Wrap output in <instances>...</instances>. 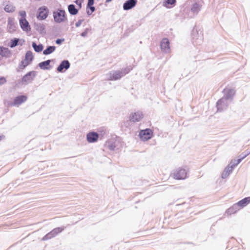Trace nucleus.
Here are the masks:
<instances>
[{"label": "nucleus", "mask_w": 250, "mask_h": 250, "mask_svg": "<svg viewBox=\"0 0 250 250\" xmlns=\"http://www.w3.org/2000/svg\"><path fill=\"white\" fill-rule=\"evenodd\" d=\"M187 2L189 4H191L190 8L186 10L187 17L188 18H193L198 15L200 11L202 5L198 2H194V0H188Z\"/></svg>", "instance_id": "f257e3e1"}, {"label": "nucleus", "mask_w": 250, "mask_h": 250, "mask_svg": "<svg viewBox=\"0 0 250 250\" xmlns=\"http://www.w3.org/2000/svg\"><path fill=\"white\" fill-rule=\"evenodd\" d=\"M65 228V227L62 226L54 229L44 235L42 238V241H46L56 237L58 234L61 233Z\"/></svg>", "instance_id": "f03ea898"}, {"label": "nucleus", "mask_w": 250, "mask_h": 250, "mask_svg": "<svg viewBox=\"0 0 250 250\" xmlns=\"http://www.w3.org/2000/svg\"><path fill=\"white\" fill-rule=\"evenodd\" d=\"M54 21L57 23H61L66 20L65 12L64 10L58 9L53 12Z\"/></svg>", "instance_id": "7ed1b4c3"}, {"label": "nucleus", "mask_w": 250, "mask_h": 250, "mask_svg": "<svg viewBox=\"0 0 250 250\" xmlns=\"http://www.w3.org/2000/svg\"><path fill=\"white\" fill-rule=\"evenodd\" d=\"M188 177L186 168H178L173 172V177L177 180H184Z\"/></svg>", "instance_id": "20e7f679"}, {"label": "nucleus", "mask_w": 250, "mask_h": 250, "mask_svg": "<svg viewBox=\"0 0 250 250\" xmlns=\"http://www.w3.org/2000/svg\"><path fill=\"white\" fill-rule=\"evenodd\" d=\"M192 43L194 45L201 44L203 42V36L201 32L199 34L196 28H194L192 33Z\"/></svg>", "instance_id": "39448f33"}, {"label": "nucleus", "mask_w": 250, "mask_h": 250, "mask_svg": "<svg viewBox=\"0 0 250 250\" xmlns=\"http://www.w3.org/2000/svg\"><path fill=\"white\" fill-rule=\"evenodd\" d=\"M36 76V72L31 71L25 74L21 79L22 84L26 85L32 83Z\"/></svg>", "instance_id": "423d86ee"}, {"label": "nucleus", "mask_w": 250, "mask_h": 250, "mask_svg": "<svg viewBox=\"0 0 250 250\" xmlns=\"http://www.w3.org/2000/svg\"><path fill=\"white\" fill-rule=\"evenodd\" d=\"M229 104V101L225 100V98H221L216 103L217 111L221 112L226 110L228 108Z\"/></svg>", "instance_id": "0eeeda50"}, {"label": "nucleus", "mask_w": 250, "mask_h": 250, "mask_svg": "<svg viewBox=\"0 0 250 250\" xmlns=\"http://www.w3.org/2000/svg\"><path fill=\"white\" fill-rule=\"evenodd\" d=\"M139 136L141 140L144 141H147L151 138L152 132L150 129L146 128L140 132Z\"/></svg>", "instance_id": "6e6552de"}, {"label": "nucleus", "mask_w": 250, "mask_h": 250, "mask_svg": "<svg viewBox=\"0 0 250 250\" xmlns=\"http://www.w3.org/2000/svg\"><path fill=\"white\" fill-rule=\"evenodd\" d=\"M160 48L162 51L165 53L170 52V42L167 38H163L160 42Z\"/></svg>", "instance_id": "1a4fd4ad"}, {"label": "nucleus", "mask_w": 250, "mask_h": 250, "mask_svg": "<svg viewBox=\"0 0 250 250\" xmlns=\"http://www.w3.org/2000/svg\"><path fill=\"white\" fill-rule=\"evenodd\" d=\"M49 13L48 9L46 6H42L39 8L38 10V15L37 18L38 19L43 20L48 16Z\"/></svg>", "instance_id": "9d476101"}, {"label": "nucleus", "mask_w": 250, "mask_h": 250, "mask_svg": "<svg viewBox=\"0 0 250 250\" xmlns=\"http://www.w3.org/2000/svg\"><path fill=\"white\" fill-rule=\"evenodd\" d=\"M70 66V63L67 60H64L61 62L60 64L57 68V71L58 72L62 73L69 68Z\"/></svg>", "instance_id": "9b49d317"}, {"label": "nucleus", "mask_w": 250, "mask_h": 250, "mask_svg": "<svg viewBox=\"0 0 250 250\" xmlns=\"http://www.w3.org/2000/svg\"><path fill=\"white\" fill-rule=\"evenodd\" d=\"M235 92V91L234 89L231 88H226L223 90L224 95L222 98H225V100L228 101H231L232 99V97L234 95Z\"/></svg>", "instance_id": "f8f14e48"}, {"label": "nucleus", "mask_w": 250, "mask_h": 250, "mask_svg": "<svg viewBox=\"0 0 250 250\" xmlns=\"http://www.w3.org/2000/svg\"><path fill=\"white\" fill-rule=\"evenodd\" d=\"M99 135L94 131L89 132L86 135V139L88 143H93L96 142L99 138Z\"/></svg>", "instance_id": "ddd939ff"}, {"label": "nucleus", "mask_w": 250, "mask_h": 250, "mask_svg": "<svg viewBox=\"0 0 250 250\" xmlns=\"http://www.w3.org/2000/svg\"><path fill=\"white\" fill-rule=\"evenodd\" d=\"M108 79L111 81L120 80L123 77L122 72L120 70L112 71L108 74Z\"/></svg>", "instance_id": "4468645a"}, {"label": "nucleus", "mask_w": 250, "mask_h": 250, "mask_svg": "<svg viewBox=\"0 0 250 250\" xmlns=\"http://www.w3.org/2000/svg\"><path fill=\"white\" fill-rule=\"evenodd\" d=\"M143 118V113L141 111H137L130 114L129 120L132 122H139Z\"/></svg>", "instance_id": "2eb2a0df"}, {"label": "nucleus", "mask_w": 250, "mask_h": 250, "mask_svg": "<svg viewBox=\"0 0 250 250\" xmlns=\"http://www.w3.org/2000/svg\"><path fill=\"white\" fill-rule=\"evenodd\" d=\"M27 99V96L25 95L18 96L14 99V102L11 104L12 106H19L22 103L26 101Z\"/></svg>", "instance_id": "dca6fc26"}, {"label": "nucleus", "mask_w": 250, "mask_h": 250, "mask_svg": "<svg viewBox=\"0 0 250 250\" xmlns=\"http://www.w3.org/2000/svg\"><path fill=\"white\" fill-rule=\"evenodd\" d=\"M137 2V0H127L123 4V9L124 10H129L134 7Z\"/></svg>", "instance_id": "f3484780"}, {"label": "nucleus", "mask_w": 250, "mask_h": 250, "mask_svg": "<svg viewBox=\"0 0 250 250\" xmlns=\"http://www.w3.org/2000/svg\"><path fill=\"white\" fill-rule=\"evenodd\" d=\"M12 55L11 51L7 47L0 46V57L2 58H9Z\"/></svg>", "instance_id": "a211bd4d"}, {"label": "nucleus", "mask_w": 250, "mask_h": 250, "mask_svg": "<svg viewBox=\"0 0 250 250\" xmlns=\"http://www.w3.org/2000/svg\"><path fill=\"white\" fill-rule=\"evenodd\" d=\"M20 25L23 31L29 32L31 28L29 22L26 19H20Z\"/></svg>", "instance_id": "6ab92c4d"}, {"label": "nucleus", "mask_w": 250, "mask_h": 250, "mask_svg": "<svg viewBox=\"0 0 250 250\" xmlns=\"http://www.w3.org/2000/svg\"><path fill=\"white\" fill-rule=\"evenodd\" d=\"M250 203V197H245L242 200L239 201L236 204L240 208V209L242 208L247 206Z\"/></svg>", "instance_id": "aec40b11"}, {"label": "nucleus", "mask_w": 250, "mask_h": 250, "mask_svg": "<svg viewBox=\"0 0 250 250\" xmlns=\"http://www.w3.org/2000/svg\"><path fill=\"white\" fill-rule=\"evenodd\" d=\"M240 209V208H239L237 204L235 203L226 211V213L229 215H230L231 214H234Z\"/></svg>", "instance_id": "412c9836"}, {"label": "nucleus", "mask_w": 250, "mask_h": 250, "mask_svg": "<svg viewBox=\"0 0 250 250\" xmlns=\"http://www.w3.org/2000/svg\"><path fill=\"white\" fill-rule=\"evenodd\" d=\"M116 141L114 140H109L106 142L105 146L110 150H115L116 147Z\"/></svg>", "instance_id": "4be33fe9"}, {"label": "nucleus", "mask_w": 250, "mask_h": 250, "mask_svg": "<svg viewBox=\"0 0 250 250\" xmlns=\"http://www.w3.org/2000/svg\"><path fill=\"white\" fill-rule=\"evenodd\" d=\"M51 62V60H47L46 61L41 62L39 63L38 65L40 68L43 70H49L50 69L48 66Z\"/></svg>", "instance_id": "5701e85b"}, {"label": "nucleus", "mask_w": 250, "mask_h": 250, "mask_svg": "<svg viewBox=\"0 0 250 250\" xmlns=\"http://www.w3.org/2000/svg\"><path fill=\"white\" fill-rule=\"evenodd\" d=\"M176 3V0H164L163 5L167 8H170L174 6Z\"/></svg>", "instance_id": "b1692460"}, {"label": "nucleus", "mask_w": 250, "mask_h": 250, "mask_svg": "<svg viewBox=\"0 0 250 250\" xmlns=\"http://www.w3.org/2000/svg\"><path fill=\"white\" fill-rule=\"evenodd\" d=\"M35 29L40 34H45L46 33L44 25L41 23H37L35 24Z\"/></svg>", "instance_id": "393cba45"}, {"label": "nucleus", "mask_w": 250, "mask_h": 250, "mask_svg": "<svg viewBox=\"0 0 250 250\" xmlns=\"http://www.w3.org/2000/svg\"><path fill=\"white\" fill-rule=\"evenodd\" d=\"M68 10L71 15H75L78 12V10L73 4H71L68 6Z\"/></svg>", "instance_id": "a878e982"}, {"label": "nucleus", "mask_w": 250, "mask_h": 250, "mask_svg": "<svg viewBox=\"0 0 250 250\" xmlns=\"http://www.w3.org/2000/svg\"><path fill=\"white\" fill-rule=\"evenodd\" d=\"M56 49L55 46H47L46 48L43 51V54L48 55L52 53Z\"/></svg>", "instance_id": "bb28decb"}, {"label": "nucleus", "mask_w": 250, "mask_h": 250, "mask_svg": "<svg viewBox=\"0 0 250 250\" xmlns=\"http://www.w3.org/2000/svg\"><path fill=\"white\" fill-rule=\"evenodd\" d=\"M32 46L34 50L38 53L41 52L43 49V46L41 43L38 45L35 42H33L32 43Z\"/></svg>", "instance_id": "cd10ccee"}, {"label": "nucleus", "mask_w": 250, "mask_h": 250, "mask_svg": "<svg viewBox=\"0 0 250 250\" xmlns=\"http://www.w3.org/2000/svg\"><path fill=\"white\" fill-rule=\"evenodd\" d=\"M31 62L25 61V60H22L19 65V69L23 70L25 69Z\"/></svg>", "instance_id": "c85d7f7f"}, {"label": "nucleus", "mask_w": 250, "mask_h": 250, "mask_svg": "<svg viewBox=\"0 0 250 250\" xmlns=\"http://www.w3.org/2000/svg\"><path fill=\"white\" fill-rule=\"evenodd\" d=\"M24 60L31 63L33 60V56L32 52L31 51H27L26 52L25 55V59Z\"/></svg>", "instance_id": "c756f323"}, {"label": "nucleus", "mask_w": 250, "mask_h": 250, "mask_svg": "<svg viewBox=\"0 0 250 250\" xmlns=\"http://www.w3.org/2000/svg\"><path fill=\"white\" fill-rule=\"evenodd\" d=\"M20 40L18 38L12 39L10 41L9 46L11 48H14L18 45Z\"/></svg>", "instance_id": "7c9ffc66"}, {"label": "nucleus", "mask_w": 250, "mask_h": 250, "mask_svg": "<svg viewBox=\"0 0 250 250\" xmlns=\"http://www.w3.org/2000/svg\"><path fill=\"white\" fill-rule=\"evenodd\" d=\"M132 69V67L131 66H127L126 67L120 70L122 72V74L123 75V77L128 74L131 70Z\"/></svg>", "instance_id": "2f4dec72"}, {"label": "nucleus", "mask_w": 250, "mask_h": 250, "mask_svg": "<svg viewBox=\"0 0 250 250\" xmlns=\"http://www.w3.org/2000/svg\"><path fill=\"white\" fill-rule=\"evenodd\" d=\"M250 153V152L247 151V152H244V153H243L241 155H240L239 156V158L238 159H237V163H240L242 161V160H243L248 155H249Z\"/></svg>", "instance_id": "473e14b6"}, {"label": "nucleus", "mask_w": 250, "mask_h": 250, "mask_svg": "<svg viewBox=\"0 0 250 250\" xmlns=\"http://www.w3.org/2000/svg\"><path fill=\"white\" fill-rule=\"evenodd\" d=\"M4 10L8 13L13 12L15 11V7L12 5L7 4L5 6Z\"/></svg>", "instance_id": "72a5a7b5"}, {"label": "nucleus", "mask_w": 250, "mask_h": 250, "mask_svg": "<svg viewBox=\"0 0 250 250\" xmlns=\"http://www.w3.org/2000/svg\"><path fill=\"white\" fill-rule=\"evenodd\" d=\"M239 163H237V160H231L230 164H229L233 168H234L236 166H237Z\"/></svg>", "instance_id": "f704fd0d"}, {"label": "nucleus", "mask_w": 250, "mask_h": 250, "mask_svg": "<svg viewBox=\"0 0 250 250\" xmlns=\"http://www.w3.org/2000/svg\"><path fill=\"white\" fill-rule=\"evenodd\" d=\"M234 168L232 167L231 166L229 165L225 169V170L227 171L229 174L232 172Z\"/></svg>", "instance_id": "c9c22d12"}, {"label": "nucleus", "mask_w": 250, "mask_h": 250, "mask_svg": "<svg viewBox=\"0 0 250 250\" xmlns=\"http://www.w3.org/2000/svg\"><path fill=\"white\" fill-rule=\"evenodd\" d=\"M89 30V28H85L84 31L81 33V36L83 37H85L87 36Z\"/></svg>", "instance_id": "e433bc0d"}, {"label": "nucleus", "mask_w": 250, "mask_h": 250, "mask_svg": "<svg viewBox=\"0 0 250 250\" xmlns=\"http://www.w3.org/2000/svg\"><path fill=\"white\" fill-rule=\"evenodd\" d=\"M19 15L21 17L20 19H26V12L24 11H21L19 12Z\"/></svg>", "instance_id": "4c0bfd02"}, {"label": "nucleus", "mask_w": 250, "mask_h": 250, "mask_svg": "<svg viewBox=\"0 0 250 250\" xmlns=\"http://www.w3.org/2000/svg\"><path fill=\"white\" fill-rule=\"evenodd\" d=\"M229 175V174L227 171L224 170L222 174V178L223 179H225L227 178Z\"/></svg>", "instance_id": "58836bf2"}, {"label": "nucleus", "mask_w": 250, "mask_h": 250, "mask_svg": "<svg viewBox=\"0 0 250 250\" xmlns=\"http://www.w3.org/2000/svg\"><path fill=\"white\" fill-rule=\"evenodd\" d=\"M64 41V39H58L56 40L55 42L57 44L60 45Z\"/></svg>", "instance_id": "ea45409f"}, {"label": "nucleus", "mask_w": 250, "mask_h": 250, "mask_svg": "<svg viewBox=\"0 0 250 250\" xmlns=\"http://www.w3.org/2000/svg\"><path fill=\"white\" fill-rule=\"evenodd\" d=\"M6 82V80L4 77L0 78V85L3 84Z\"/></svg>", "instance_id": "a19ab883"}, {"label": "nucleus", "mask_w": 250, "mask_h": 250, "mask_svg": "<svg viewBox=\"0 0 250 250\" xmlns=\"http://www.w3.org/2000/svg\"><path fill=\"white\" fill-rule=\"evenodd\" d=\"M94 2V0H88V2L87 4V7H90L93 5Z\"/></svg>", "instance_id": "79ce46f5"}, {"label": "nucleus", "mask_w": 250, "mask_h": 250, "mask_svg": "<svg viewBox=\"0 0 250 250\" xmlns=\"http://www.w3.org/2000/svg\"><path fill=\"white\" fill-rule=\"evenodd\" d=\"M83 21V20H79L76 23V26L77 27H78L80 26L81 24L82 23V22Z\"/></svg>", "instance_id": "37998d69"}, {"label": "nucleus", "mask_w": 250, "mask_h": 250, "mask_svg": "<svg viewBox=\"0 0 250 250\" xmlns=\"http://www.w3.org/2000/svg\"><path fill=\"white\" fill-rule=\"evenodd\" d=\"M87 7L89 8V9L90 10V12L91 13L94 12L95 10V8L93 5L90 6V7Z\"/></svg>", "instance_id": "c03bdc74"}, {"label": "nucleus", "mask_w": 250, "mask_h": 250, "mask_svg": "<svg viewBox=\"0 0 250 250\" xmlns=\"http://www.w3.org/2000/svg\"><path fill=\"white\" fill-rule=\"evenodd\" d=\"M75 2L77 5H78L80 6V8L81 7L82 3L80 0H76Z\"/></svg>", "instance_id": "a18cd8bd"}, {"label": "nucleus", "mask_w": 250, "mask_h": 250, "mask_svg": "<svg viewBox=\"0 0 250 250\" xmlns=\"http://www.w3.org/2000/svg\"><path fill=\"white\" fill-rule=\"evenodd\" d=\"M5 136L3 135H0V141H1L3 138H4Z\"/></svg>", "instance_id": "49530a36"}, {"label": "nucleus", "mask_w": 250, "mask_h": 250, "mask_svg": "<svg viewBox=\"0 0 250 250\" xmlns=\"http://www.w3.org/2000/svg\"><path fill=\"white\" fill-rule=\"evenodd\" d=\"M87 12V14L88 15H90L92 13H91V12H90L89 10H87L86 11Z\"/></svg>", "instance_id": "de8ad7c7"}, {"label": "nucleus", "mask_w": 250, "mask_h": 250, "mask_svg": "<svg viewBox=\"0 0 250 250\" xmlns=\"http://www.w3.org/2000/svg\"><path fill=\"white\" fill-rule=\"evenodd\" d=\"M112 0H106L105 2H109L111 1Z\"/></svg>", "instance_id": "09e8293b"}, {"label": "nucleus", "mask_w": 250, "mask_h": 250, "mask_svg": "<svg viewBox=\"0 0 250 250\" xmlns=\"http://www.w3.org/2000/svg\"><path fill=\"white\" fill-rule=\"evenodd\" d=\"M17 71H18V72H19V71H20V70H19V69H17Z\"/></svg>", "instance_id": "8fccbe9b"}]
</instances>
